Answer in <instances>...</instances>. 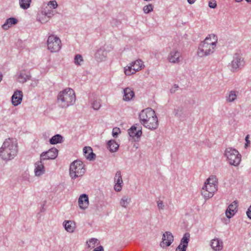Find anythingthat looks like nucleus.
Instances as JSON below:
<instances>
[{"mask_svg":"<svg viewBox=\"0 0 251 251\" xmlns=\"http://www.w3.org/2000/svg\"><path fill=\"white\" fill-rule=\"evenodd\" d=\"M242 0H235V1L236 2H240L242 1ZM248 2H251V0H246Z\"/></svg>","mask_w":251,"mask_h":251,"instance_id":"8fccbe9b","label":"nucleus"},{"mask_svg":"<svg viewBox=\"0 0 251 251\" xmlns=\"http://www.w3.org/2000/svg\"><path fill=\"white\" fill-rule=\"evenodd\" d=\"M121 132L119 127H115L113 128L112 130V136L114 138H117L119 134Z\"/></svg>","mask_w":251,"mask_h":251,"instance_id":"ea45409f","label":"nucleus"},{"mask_svg":"<svg viewBox=\"0 0 251 251\" xmlns=\"http://www.w3.org/2000/svg\"><path fill=\"white\" fill-rule=\"evenodd\" d=\"M134 96L133 91L130 88L127 87L124 89L123 100L125 101H129Z\"/></svg>","mask_w":251,"mask_h":251,"instance_id":"a878e982","label":"nucleus"},{"mask_svg":"<svg viewBox=\"0 0 251 251\" xmlns=\"http://www.w3.org/2000/svg\"><path fill=\"white\" fill-rule=\"evenodd\" d=\"M85 172V165L80 160H75L70 165V175L72 179L82 176Z\"/></svg>","mask_w":251,"mask_h":251,"instance_id":"423d86ee","label":"nucleus"},{"mask_svg":"<svg viewBox=\"0 0 251 251\" xmlns=\"http://www.w3.org/2000/svg\"><path fill=\"white\" fill-rule=\"evenodd\" d=\"M18 148L12 139H6L0 149V156L4 160H11L16 155Z\"/></svg>","mask_w":251,"mask_h":251,"instance_id":"20e7f679","label":"nucleus"},{"mask_svg":"<svg viewBox=\"0 0 251 251\" xmlns=\"http://www.w3.org/2000/svg\"><path fill=\"white\" fill-rule=\"evenodd\" d=\"M48 5L50 7L52 8L53 9H55L57 7V2L55 0H52L50 1Z\"/></svg>","mask_w":251,"mask_h":251,"instance_id":"a19ab883","label":"nucleus"},{"mask_svg":"<svg viewBox=\"0 0 251 251\" xmlns=\"http://www.w3.org/2000/svg\"><path fill=\"white\" fill-rule=\"evenodd\" d=\"M47 46L50 52H57L61 48V42L60 39L56 36L50 35L48 37Z\"/></svg>","mask_w":251,"mask_h":251,"instance_id":"6e6552de","label":"nucleus"},{"mask_svg":"<svg viewBox=\"0 0 251 251\" xmlns=\"http://www.w3.org/2000/svg\"><path fill=\"white\" fill-rule=\"evenodd\" d=\"M246 214H247V217L249 219H251V205L248 209Z\"/></svg>","mask_w":251,"mask_h":251,"instance_id":"49530a36","label":"nucleus"},{"mask_svg":"<svg viewBox=\"0 0 251 251\" xmlns=\"http://www.w3.org/2000/svg\"><path fill=\"white\" fill-rule=\"evenodd\" d=\"M93 251H104V249L102 246H100L94 249Z\"/></svg>","mask_w":251,"mask_h":251,"instance_id":"de8ad7c7","label":"nucleus"},{"mask_svg":"<svg viewBox=\"0 0 251 251\" xmlns=\"http://www.w3.org/2000/svg\"><path fill=\"white\" fill-rule=\"evenodd\" d=\"M107 147L110 152H114L118 150L119 145L114 140H110L107 143Z\"/></svg>","mask_w":251,"mask_h":251,"instance_id":"cd10ccee","label":"nucleus"},{"mask_svg":"<svg viewBox=\"0 0 251 251\" xmlns=\"http://www.w3.org/2000/svg\"><path fill=\"white\" fill-rule=\"evenodd\" d=\"M245 61L240 52H236L233 55V60L230 64V70L232 72H237L244 67Z\"/></svg>","mask_w":251,"mask_h":251,"instance_id":"0eeeda50","label":"nucleus"},{"mask_svg":"<svg viewBox=\"0 0 251 251\" xmlns=\"http://www.w3.org/2000/svg\"><path fill=\"white\" fill-rule=\"evenodd\" d=\"M217 189L216 186L211 185L205 181L202 188L201 194L204 199H208L213 197L214 193L217 191Z\"/></svg>","mask_w":251,"mask_h":251,"instance_id":"9d476101","label":"nucleus"},{"mask_svg":"<svg viewBox=\"0 0 251 251\" xmlns=\"http://www.w3.org/2000/svg\"><path fill=\"white\" fill-rule=\"evenodd\" d=\"M98 241V239L96 238H92L90 239L87 242L88 248L90 249L94 248Z\"/></svg>","mask_w":251,"mask_h":251,"instance_id":"c9c22d12","label":"nucleus"},{"mask_svg":"<svg viewBox=\"0 0 251 251\" xmlns=\"http://www.w3.org/2000/svg\"><path fill=\"white\" fill-rule=\"evenodd\" d=\"M30 74L25 71H21L18 74V81L20 83H24L28 80H30Z\"/></svg>","mask_w":251,"mask_h":251,"instance_id":"412c9836","label":"nucleus"},{"mask_svg":"<svg viewBox=\"0 0 251 251\" xmlns=\"http://www.w3.org/2000/svg\"><path fill=\"white\" fill-rule=\"evenodd\" d=\"M75 101V95L74 91L70 88H67L60 91L57 97V103L62 108H66L70 105H73Z\"/></svg>","mask_w":251,"mask_h":251,"instance_id":"7ed1b4c3","label":"nucleus"},{"mask_svg":"<svg viewBox=\"0 0 251 251\" xmlns=\"http://www.w3.org/2000/svg\"><path fill=\"white\" fill-rule=\"evenodd\" d=\"M238 91L235 90L230 91L226 96V100L227 102H234L237 98Z\"/></svg>","mask_w":251,"mask_h":251,"instance_id":"393cba45","label":"nucleus"},{"mask_svg":"<svg viewBox=\"0 0 251 251\" xmlns=\"http://www.w3.org/2000/svg\"><path fill=\"white\" fill-rule=\"evenodd\" d=\"M174 241V236L172 233L169 231L165 232L162 236V241L160 243V246L163 248H166L170 246Z\"/></svg>","mask_w":251,"mask_h":251,"instance_id":"f8f14e48","label":"nucleus"},{"mask_svg":"<svg viewBox=\"0 0 251 251\" xmlns=\"http://www.w3.org/2000/svg\"><path fill=\"white\" fill-rule=\"evenodd\" d=\"M157 207L159 209H164V204L162 201H158L157 202Z\"/></svg>","mask_w":251,"mask_h":251,"instance_id":"c03bdc74","label":"nucleus"},{"mask_svg":"<svg viewBox=\"0 0 251 251\" xmlns=\"http://www.w3.org/2000/svg\"><path fill=\"white\" fill-rule=\"evenodd\" d=\"M176 90H173V88L171 89V93H174L175 92Z\"/></svg>","mask_w":251,"mask_h":251,"instance_id":"3c124183","label":"nucleus"},{"mask_svg":"<svg viewBox=\"0 0 251 251\" xmlns=\"http://www.w3.org/2000/svg\"><path fill=\"white\" fill-rule=\"evenodd\" d=\"M224 155L229 164L234 166H238L241 161V155L239 151L231 147L225 150Z\"/></svg>","mask_w":251,"mask_h":251,"instance_id":"39448f33","label":"nucleus"},{"mask_svg":"<svg viewBox=\"0 0 251 251\" xmlns=\"http://www.w3.org/2000/svg\"><path fill=\"white\" fill-rule=\"evenodd\" d=\"M130 201V198L126 196H124L121 199L120 203L122 207L126 208Z\"/></svg>","mask_w":251,"mask_h":251,"instance_id":"f704fd0d","label":"nucleus"},{"mask_svg":"<svg viewBox=\"0 0 251 251\" xmlns=\"http://www.w3.org/2000/svg\"><path fill=\"white\" fill-rule=\"evenodd\" d=\"M37 20L42 24L46 23L48 21V18L46 15L45 12L42 11L40 13H38Z\"/></svg>","mask_w":251,"mask_h":251,"instance_id":"2f4dec72","label":"nucleus"},{"mask_svg":"<svg viewBox=\"0 0 251 251\" xmlns=\"http://www.w3.org/2000/svg\"><path fill=\"white\" fill-rule=\"evenodd\" d=\"M58 151L55 148H52L47 151L43 152L40 156L41 160L54 159L58 155Z\"/></svg>","mask_w":251,"mask_h":251,"instance_id":"9b49d317","label":"nucleus"},{"mask_svg":"<svg viewBox=\"0 0 251 251\" xmlns=\"http://www.w3.org/2000/svg\"><path fill=\"white\" fill-rule=\"evenodd\" d=\"M205 181L211 185L216 186L218 188V178L215 176H210Z\"/></svg>","mask_w":251,"mask_h":251,"instance_id":"72a5a7b5","label":"nucleus"},{"mask_svg":"<svg viewBox=\"0 0 251 251\" xmlns=\"http://www.w3.org/2000/svg\"><path fill=\"white\" fill-rule=\"evenodd\" d=\"M128 132L130 137L139 138L142 134V126L139 124H135L128 129Z\"/></svg>","mask_w":251,"mask_h":251,"instance_id":"2eb2a0df","label":"nucleus"},{"mask_svg":"<svg viewBox=\"0 0 251 251\" xmlns=\"http://www.w3.org/2000/svg\"><path fill=\"white\" fill-rule=\"evenodd\" d=\"M182 59L181 53L176 50L171 51L168 56V61L172 63H179Z\"/></svg>","mask_w":251,"mask_h":251,"instance_id":"ddd939ff","label":"nucleus"},{"mask_svg":"<svg viewBox=\"0 0 251 251\" xmlns=\"http://www.w3.org/2000/svg\"><path fill=\"white\" fill-rule=\"evenodd\" d=\"M44 161L41 160L40 157V160L35 163L34 174L35 176H40L45 173L46 169L44 166Z\"/></svg>","mask_w":251,"mask_h":251,"instance_id":"4468645a","label":"nucleus"},{"mask_svg":"<svg viewBox=\"0 0 251 251\" xmlns=\"http://www.w3.org/2000/svg\"><path fill=\"white\" fill-rule=\"evenodd\" d=\"M63 226L65 229L69 232H73L75 227V223L72 221H65Z\"/></svg>","mask_w":251,"mask_h":251,"instance_id":"c85d7f7f","label":"nucleus"},{"mask_svg":"<svg viewBox=\"0 0 251 251\" xmlns=\"http://www.w3.org/2000/svg\"><path fill=\"white\" fill-rule=\"evenodd\" d=\"M114 181L115 185L114 189L117 192H120L122 188L123 179L122 177L121 173L120 171H117L115 174Z\"/></svg>","mask_w":251,"mask_h":251,"instance_id":"a211bd4d","label":"nucleus"},{"mask_svg":"<svg viewBox=\"0 0 251 251\" xmlns=\"http://www.w3.org/2000/svg\"><path fill=\"white\" fill-rule=\"evenodd\" d=\"M23 97V93L21 91H16L12 97V102L14 105L17 106L21 103Z\"/></svg>","mask_w":251,"mask_h":251,"instance_id":"4be33fe9","label":"nucleus"},{"mask_svg":"<svg viewBox=\"0 0 251 251\" xmlns=\"http://www.w3.org/2000/svg\"><path fill=\"white\" fill-rule=\"evenodd\" d=\"M18 22V21L16 18L14 17L9 18L7 19L4 24L2 25V28L4 30H7L12 25H16Z\"/></svg>","mask_w":251,"mask_h":251,"instance_id":"b1692460","label":"nucleus"},{"mask_svg":"<svg viewBox=\"0 0 251 251\" xmlns=\"http://www.w3.org/2000/svg\"><path fill=\"white\" fill-rule=\"evenodd\" d=\"M43 12H45L46 15L48 18V20L50 19V17H51L53 15V11L48 10L47 11L46 9L43 11Z\"/></svg>","mask_w":251,"mask_h":251,"instance_id":"79ce46f5","label":"nucleus"},{"mask_svg":"<svg viewBox=\"0 0 251 251\" xmlns=\"http://www.w3.org/2000/svg\"><path fill=\"white\" fill-rule=\"evenodd\" d=\"M174 87H175V89H177V88H178V87L177 85L175 84V85H174Z\"/></svg>","mask_w":251,"mask_h":251,"instance_id":"603ef678","label":"nucleus"},{"mask_svg":"<svg viewBox=\"0 0 251 251\" xmlns=\"http://www.w3.org/2000/svg\"><path fill=\"white\" fill-rule=\"evenodd\" d=\"M83 153L85 157L89 160H92L95 159L96 155L93 152L92 149L90 147H85L83 149Z\"/></svg>","mask_w":251,"mask_h":251,"instance_id":"bb28decb","label":"nucleus"},{"mask_svg":"<svg viewBox=\"0 0 251 251\" xmlns=\"http://www.w3.org/2000/svg\"><path fill=\"white\" fill-rule=\"evenodd\" d=\"M153 9V5L152 4H149L143 7V10L145 13L148 14L152 11Z\"/></svg>","mask_w":251,"mask_h":251,"instance_id":"4c0bfd02","label":"nucleus"},{"mask_svg":"<svg viewBox=\"0 0 251 251\" xmlns=\"http://www.w3.org/2000/svg\"><path fill=\"white\" fill-rule=\"evenodd\" d=\"M237 202L235 201L228 206L226 211V215L227 218L230 219L233 217L237 211Z\"/></svg>","mask_w":251,"mask_h":251,"instance_id":"f3484780","label":"nucleus"},{"mask_svg":"<svg viewBox=\"0 0 251 251\" xmlns=\"http://www.w3.org/2000/svg\"><path fill=\"white\" fill-rule=\"evenodd\" d=\"M173 113L176 117L180 120H183L186 118L184 107L181 105L176 106L174 109Z\"/></svg>","mask_w":251,"mask_h":251,"instance_id":"6ab92c4d","label":"nucleus"},{"mask_svg":"<svg viewBox=\"0 0 251 251\" xmlns=\"http://www.w3.org/2000/svg\"><path fill=\"white\" fill-rule=\"evenodd\" d=\"M188 0V2H189V3H190V4L194 3L195 2V1H196V0Z\"/></svg>","mask_w":251,"mask_h":251,"instance_id":"09e8293b","label":"nucleus"},{"mask_svg":"<svg viewBox=\"0 0 251 251\" xmlns=\"http://www.w3.org/2000/svg\"><path fill=\"white\" fill-rule=\"evenodd\" d=\"M210 246L216 251H220L223 249V242L218 238L211 240Z\"/></svg>","mask_w":251,"mask_h":251,"instance_id":"5701e85b","label":"nucleus"},{"mask_svg":"<svg viewBox=\"0 0 251 251\" xmlns=\"http://www.w3.org/2000/svg\"><path fill=\"white\" fill-rule=\"evenodd\" d=\"M83 61V59L81 55L77 54L75 55L74 58V63L75 65L80 66Z\"/></svg>","mask_w":251,"mask_h":251,"instance_id":"e433bc0d","label":"nucleus"},{"mask_svg":"<svg viewBox=\"0 0 251 251\" xmlns=\"http://www.w3.org/2000/svg\"><path fill=\"white\" fill-rule=\"evenodd\" d=\"M63 141V137L60 134H56L50 139V143L52 145L60 143Z\"/></svg>","mask_w":251,"mask_h":251,"instance_id":"7c9ffc66","label":"nucleus"},{"mask_svg":"<svg viewBox=\"0 0 251 251\" xmlns=\"http://www.w3.org/2000/svg\"><path fill=\"white\" fill-rule=\"evenodd\" d=\"M208 6L211 8H215L217 6L216 1L214 0H212L209 1Z\"/></svg>","mask_w":251,"mask_h":251,"instance_id":"37998d69","label":"nucleus"},{"mask_svg":"<svg viewBox=\"0 0 251 251\" xmlns=\"http://www.w3.org/2000/svg\"><path fill=\"white\" fill-rule=\"evenodd\" d=\"M190 235L188 232L185 233L181 239L180 244L176 249V251H186L190 240Z\"/></svg>","mask_w":251,"mask_h":251,"instance_id":"dca6fc26","label":"nucleus"},{"mask_svg":"<svg viewBox=\"0 0 251 251\" xmlns=\"http://www.w3.org/2000/svg\"><path fill=\"white\" fill-rule=\"evenodd\" d=\"M217 39L214 34L209 35L204 41L199 44L197 54L203 57L212 54L215 50Z\"/></svg>","mask_w":251,"mask_h":251,"instance_id":"f03ea898","label":"nucleus"},{"mask_svg":"<svg viewBox=\"0 0 251 251\" xmlns=\"http://www.w3.org/2000/svg\"><path fill=\"white\" fill-rule=\"evenodd\" d=\"M106 56V51L101 49L98 50L95 53L96 58L100 61H101L105 59Z\"/></svg>","mask_w":251,"mask_h":251,"instance_id":"c756f323","label":"nucleus"},{"mask_svg":"<svg viewBox=\"0 0 251 251\" xmlns=\"http://www.w3.org/2000/svg\"><path fill=\"white\" fill-rule=\"evenodd\" d=\"M78 205L82 209H85L88 207L89 199L87 195L84 194L80 196L78 199Z\"/></svg>","mask_w":251,"mask_h":251,"instance_id":"aec40b11","label":"nucleus"},{"mask_svg":"<svg viewBox=\"0 0 251 251\" xmlns=\"http://www.w3.org/2000/svg\"><path fill=\"white\" fill-rule=\"evenodd\" d=\"M139 117L141 124L145 127L151 130H155L158 127V119L152 108H147L142 110Z\"/></svg>","mask_w":251,"mask_h":251,"instance_id":"f257e3e1","label":"nucleus"},{"mask_svg":"<svg viewBox=\"0 0 251 251\" xmlns=\"http://www.w3.org/2000/svg\"><path fill=\"white\" fill-rule=\"evenodd\" d=\"M31 0H19V4L22 9H27L30 5Z\"/></svg>","mask_w":251,"mask_h":251,"instance_id":"473e14b6","label":"nucleus"},{"mask_svg":"<svg viewBox=\"0 0 251 251\" xmlns=\"http://www.w3.org/2000/svg\"><path fill=\"white\" fill-rule=\"evenodd\" d=\"M92 105L95 110H99L101 106L100 101L98 100H94L92 103Z\"/></svg>","mask_w":251,"mask_h":251,"instance_id":"58836bf2","label":"nucleus"},{"mask_svg":"<svg viewBox=\"0 0 251 251\" xmlns=\"http://www.w3.org/2000/svg\"><path fill=\"white\" fill-rule=\"evenodd\" d=\"M143 67V62L140 59H138L132 62L130 66L125 68V73L126 75H130L141 70Z\"/></svg>","mask_w":251,"mask_h":251,"instance_id":"1a4fd4ad","label":"nucleus"},{"mask_svg":"<svg viewBox=\"0 0 251 251\" xmlns=\"http://www.w3.org/2000/svg\"><path fill=\"white\" fill-rule=\"evenodd\" d=\"M250 135L248 134L245 138L246 143L245 145V148H247L250 145L251 142L249 140Z\"/></svg>","mask_w":251,"mask_h":251,"instance_id":"a18cd8bd","label":"nucleus"}]
</instances>
